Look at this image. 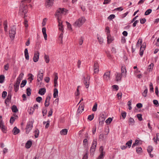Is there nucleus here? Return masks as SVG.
<instances>
[{
  "label": "nucleus",
  "mask_w": 159,
  "mask_h": 159,
  "mask_svg": "<svg viewBox=\"0 0 159 159\" xmlns=\"http://www.w3.org/2000/svg\"><path fill=\"white\" fill-rule=\"evenodd\" d=\"M27 8L28 7L27 3H25L23 2H21L19 7V15L20 16H22L23 14H24V18H25V17L26 16L25 14L28 12Z\"/></svg>",
  "instance_id": "obj_1"
},
{
  "label": "nucleus",
  "mask_w": 159,
  "mask_h": 159,
  "mask_svg": "<svg viewBox=\"0 0 159 159\" xmlns=\"http://www.w3.org/2000/svg\"><path fill=\"white\" fill-rule=\"evenodd\" d=\"M85 19L84 17H81L78 19L73 25L75 27H80L85 22Z\"/></svg>",
  "instance_id": "obj_2"
},
{
  "label": "nucleus",
  "mask_w": 159,
  "mask_h": 159,
  "mask_svg": "<svg viewBox=\"0 0 159 159\" xmlns=\"http://www.w3.org/2000/svg\"><path fill=\"white\" fill-rule=\"evenodd\" d=\"M16 26L15 25H13L11 27L9 31V34L10 38L12 39H14L15 35L16 34Z\"/></svg>",
  "instance_id": "obj_3"
},
{
  "label": "nucleus",
  "mask_w": 159,
  "mask_h": 159,
  "mask_svg": "<svg viewBox=\"0 0 159 159\" xmlns=\"http://www.w3.org/2000/svg\"><path fill=\"white\" fill-rule=\"evenodd\" d=\"M90 76L87 75L86 77H84V83L86 88H88L89 85Z\"/></svg>",
  "instance_id": "obj_4"
},
{
  "label": "nucleus",
  "mask_w": 159,
  "mask_h": 159,
  "mask_svg": "<svg viewBox=\"0 0 159 159\" xmlns=\"http://www.w3.org/2000/svg\"><path fill=\"white\" fill-rule=\"evenodd\" d=\"M22 79L20 77H18L16 84L14 85V89L15 92H17L19 89V85Z\"/></svg>",
  "instance_id": "obj_5"
},
{
  "label": "nucleus",
  "mask_w": 159,
  "mask_h": 159,
  "mask_svg": "<svg viewBox=\"0 0 159 159\" xmlns=\"http://www.w3.org/2000/svg\"><path fill=\"white\" fill-rule=\"evenodd\" d=\"M65 10H66V9H65L64 8H59L57 10V12L55 14V16H57V18L58 17L59 18V16H61V14L64 13V12L65 11Z\"/></svg>",
  "instance_id": "obj_6"
},
{
  "label": "nucleus",
  "mask_w": 159,
  "mask_h": 159,
  "mask_svg": "<svg viewBox=\"0 0 159 159\" xmlns=\"http://www.w3.org/2000/svg\"><path fill=\"white\" fill-rule=\"evenodd\" d=\"M54 0H45V6L47 7H52L53 4Z\"/></svg>",
  "instance_id": "obj_7"
},
{
  "label": "nucleus",
  "mask_w": 159,
  "mask_h": 159,
  "mask_svg": "<svg viewBox=\"0 0 159 159\" xmlns=\"http://www.w3.org/2000/svg\"><path fill=\"white\" fill-rule=\"evenodd\" d=\"M110 73L111 71H107L104 73L103 75V78L105 80L107 81L110 79Z\"/></svg>",
  "instance_id": "obj_8"
},
{
  "label": "nucleus",
  "mask_w": 159,
  "mask_h": 159,
  "mask_svg": "<svg viewBox=\"0 0 159 159\" xmlns=\"http://www.w3.org/2000/svg\"><path fill=\"white\" fill-rule=\"evenodd\" d=\"M94 73H97L99 71V65L98 62L96 61L94 62L93 66Z\"/></svg>",
  "instance_id": "obj_9"
},
{
  "label": "nucleus",
  "mask_w": 159,
  "mask_h": 159,
  "mask_svg": "<svg viewBox=\"0 0 159 159\" xmlns=\"http://www.w3.org/2000/svg\"><path fill=\"white\" fill-rule=\"evenodd\" d=\"M39 53L38 52H35L34 53V56L33 58L34 62H37L39 60Z\"/></svg>",
  "instance_id": "obj_10"
},
{
  "label": "nucleus",
  "mask_w": 159,
  "mask_h": 159,
  "mask_svg": "<svg viewBox=\"0 0 159 159\" xmlns=\"http://www.w3.org/2000/svg\"><path fill=\"white\" fill-rule=\"evenodd\" d=\"M126 70L125 66H122L121 68V74L122 75H124L125 77H126Z\"/></svg>",
  "instance_id": "obj_11"
},
{
  "label": "nucleus",
  "mask_w": 159,
  "mask_h": 159,
  "mask_svg": "<svg viewBox=\"0 0 159 159\" xmlns=\"http://www.w3.org/2000/svg\"><path fill=\"white\" fill-rule=\"evenodd\" d=\"M43 73H42L41 70H40L39 72V73L37 76V80L38 82H40V81H41L43 80Z\"/></svg>",
  "instance_id": "obj_12"
},
{
  "label": "nucleus",
  "mask_w": 159,
  "mask_h": 159,
  "mask_svg": "<svg viewBox=\"0 0 159 159\" xmlns=\"http://www.w3.org/2000/svg\"><path fill=\"white\" fill-rule=\"evenodd\" d=\"M51 98V97L49 95H48L46 99L44 105L45 107H47L49 105V101Z\"/></svg>",
  "instance_id": "obj_13"
},
{
  "label": "nucleus",
  "mask_w": 159,
  "mask_h": 159,
  "mask_svg": "<svg viewBox=\"0 0 159 159\" xmlns=\"http://www.w3.org/2000/svg\"><path fill=\"white\" fill-rule=\"evenodd\" d=\"M97 144V139H94L93 141L92 145L91 147L90 148L94 149L95 150V148L96 147Z\"/></svg>",
  "instance_id": "obj_14"
},
{
  "label": "nucleus",
  "mask_w": 159,
  "mask_h": 159,
  "mask_svg": "<svg viewBox=\"0 0 159 159\" xmlns=\"http://www.w3.org/2000/svg\"><path fill=\"white\" fill-rule=\"evenodd\" d=\"M107 35V41L108 43H110L113 40V38L111 37L110 34L108 33Z\"/></svg>",
  "instance_id": "obj_15"
},
{
  "label": "nucleus",
  "mask_w": 159,
  "mask_h": 159,
  "mask_svg": "<svg viewBox=\"0 0 159 159\" xmlns=\"http://www.w3.org/2000/svg\"><path fill=\"white\" fill-rule=\"evenodd\" d=\"M116 80L117 81H120L122 77L121 74L120 73H116Z\"/></svg>",
  "instance_id": "obj_16"
},
{
  "label": "nucleus",
  "mask_w": 159,
  "mask_h": 159,
  "mask_svg": "<svg viewBox=\"0 0 159 159\" xmlns=\"http://www.w3.org/2000/svg\"><path fill=\"white\" fill-rule=\"evenodd\" d=\"M46 92V89L44 88L40 89L39 91V93L41 95H43Z\"/></svg>",
  "instance_id": "obj_17"
},
{
  "label": "nucleus",
  "mask_w": 159,
  "mask_h": 159,
  "mask_svg": "<svg viewBox=\"0 0 159 159\" xmlns=\"http://www.w3.org/2000/svg\"><path fill=\"white\" fill-rule=\"evenodd\" d=\"M42 31L45 40H47V34L46 33V29L43 27L42 29Z\"/></svg>",
  "instance_id": "obj_18"
},
{
  "label": "nucleus",
  "mask_w": 159,
  "mask_h": 159,
  "mask_svg": "<svg viewBox=\"0 0 159 159\" xmlns=\"http://www.w3.org/2000/svg\"><path fill=\"white\" fill-rule=\"evenodd\" d=\"M33 123V122L32 121L28 122L27 123L26 128H27L28 129L29 128H30V129H32Z\"/></svg>",
  "instance_id": "obj_19"
},
{
  "label": "nucleus",
  "mask_w": 159,
  "mask_h": 159,
  "mask_svg": "<svg viewBox=\"0 0 159 159\" xmlns=\"http://www.w3.org/2000/svg\"><path fill=\"white\" fill-rule=\"evenodd\" d=\"M12 132L14 134L16 135L20 132V130L16 127H15L13 128Z\"/></svg>",
  "instance_id": "obj_20"
},
{
  "label": "nucleus",
  "mask_w": 159,
  "mask_h": 159,
  "mask_svg": "<svg viewBox=\"0 0 159 159\" xmlns=\"http://www.w3.org/2000/svg\"><path fill=\"white\" fill-rule=\"evenodd\" d=\"M0 128L3 132L6 133V128L5 126L3 125V123L0 124Z\"/></svg>",
  "instance_id": "obj_21"
},
{
  "label": "nucleus",
  "mask_w": 159,
  "mask_h": 159,
  "mask_svg": "<svg viewBox=\"0 0 159 159\" xmlns=\"http://www.w3.org/2000/svg\"><path fill=\"white\" fill-rule=\"evenodd\" d=\"M25 56V59L26 60H28L29 59V53L28 52V51L27 48H25L24 51Z\"/></svg>",
  "instance_id": "obj_22"
},
{
  "label": "nucleus",
  "mask_w": 159,
  "mask_h": 159,
  "mask_svg": "<svg viewBox=\"0 0 159 159\" xmlns=\"http://www.w3.org/2000/svg\"><path fill=\"white\" fill-rule=\"evenodd\" d=\"M32 144V141L30 140H29L25 144V147L27 148H30Z\"/></svg>",
  "instance_id": "obj_23"
},
{
  "label": "nucleus",
  "mask_w": 159,
  "mask_h": 159,
  "mask_svg": "<svg viewBox=\"0 0 159 159\" xmlns=\"http://www.w3.org/2000/svg\"><path fill=\"white\" fill-rule=\"evenodd\" d=\"M67 132L68 130L67 129H64L61 131L60 134L61 135H65L67 134Z\"/></svg>",
  "instance_id": "obj_24"
},
{
  "label": "nucleus",
  "mask_w": 159,
  "mask_h": 159,
  "mask_svg": "<svg viewBox=\"0 0 159 159\" xmlns=\"http://www.w3.org/2000/svg\"><path fill=\"white\" fill-rule=\"evenodd\" d=\"M105 119L103 118V117H101L100 118H99V125L102 126L103 124L104 123V121Z\"/></svg>",
  "instance_id": "obj_25"
},
{
  "label": "nucleus",
  "mask_w": 159,
  "mask_h": 159,
  "mask_svg": "<svg viewBox=\"0 0 159 159\" xmlns=\"http://www.w3.org/2000/svg\"><path fill=\"white\" fill-rule=\"evenodd\" d=\"M143 46H144L143 47V49H142L143 46H141L140 49L139 55L141 56H142L143 55V51L145 49V46L144 45Z\"/></svg>",
  "instance_id": "obj_26"
},
{
  "label": "nucleus",
  "mask_w": 159,
  "mask_h": 159,
  "mask_svg": "<svg viewBox=\"0 0 159 159\" xmlns=\"http://www.w3.org/2000/svg\"><path fill=\"white\" fill-rule=\"evenodd\" d=\"M11 109L12 112L14 113H16L18 111L17 108L15 105H13L12 106Z\"/></svg>",
  "instance_id": "obj_27"
},
{
  "label": "nucleus",
  "mask_w": 159,
  "mask_h": 159,
  "mask_svg": "<svg viewBox=\"0 0 159 159\" xmlns=\"http://www.w3.org/2000/svg\"><path fill=\"white\" fill-rule=\"evenodd\" d=\"M3 25L4 26V30L5 31L7 32V20H5L4 21Z\"/></svg>",
  "instance_id": "obj_28"
},
{
  "label": "nucleus",
  "mask_w": 159,
  "mask_h": 159,
  "mask_svg": "<svg viewBox=\"0 0 159 159\" xmlns=\"http://www.w3.org/2000/svg\"><path fill=\"white\" fill-rule=\"evenodd\" d=\"M58 91L57 89L55 88L54 89V93H53V97L54 98H56L58 96Z\"/></svg>",
  "instance_id": "obj_29"
},
{
  "label": "nucleus",
  "mask_w": 159,
  "mask_h": 159,
  "mask_svg": "<svg viewBox=\"0 0 159 159\" xmlns=\"http://www.w3.org/2000/svg\"><path fill=\"white\" fill-rule=\"evenodd\" d=\"M44 59L45 62L46 63H48L49 62L50 59L48 55H47L46 54H44Z\"/></svg>",
  "instance_id": "obj_30"
},
{
  "label": "nucleus",
  "mask_w": 159,
  "mask_h": 159,
  "mask_svg": "<svg viewBox=\"0 0 159 159\" xmlns=\"http://www.w3.org/2000/svg\"><path fill=\"white\" fill-rule=\"evenodd\" d=\"M132 142V140L131 139L128 141L125 144V146L126 147V148L129 147L130 148L131 146Z\"/></svg>",
  "instance_id": "obj_31"
},
{
  "label": "nucleus",
  "mask_w": 159,
  "mask_h": 159,
  "mask_svg": "<svg viewBox=\"0 0 159 159\" xmlns=\"http://www.w3.org/2000/svg\"><path fill=\"white\" fill-rule=\"evenodd\" d=\"M129 125L131 124L133 125L135 123V121L133 118L130 117L129 119Z\"/></svg>",
  "instance_id": "obj_32"
},
{
  "label": "nucleus",
  "mask_w": 159,
  "mask_h": 159,
  "mask_svg": "<svg viewBox=\"0 0 159 159\" xmlns=\"http://www.w3.org/2000/svg\"><path fill=\"white\" fill-rule=\"evenodd\" d=\"M144 87L145 88V89L144 90V92L142 93L144 97H146L147 95V93L148 92V89L146 86H145Z\"/></svg>",
  "instance_id": "obj_33"
},
{
  "label": "nucleus",
  "mask_w": 159,
  "mask_h": 159,
  "mask_svg": "<svg viewBox=\"0 0 159 159\" xmlns=\"http://www.w3.org/2000/svg\"><path fill=\"white\" fill-rule=\"evenodd\" d=\"M35 135L34 136L35 138H37L39 137V131L38 129H36L34 131Z\"/></svg>",
  "instance_id": "obj_34"
},
{
  "label": "nucleus",
  "mask_w": 159,
  "mask_h": 159,
  "mask_svg": "<svg viewBox=\"0 0 159 159\" xmlns=\"http://www.w3.org/2000/svg\"><path fill=\"white\" fill-rule=\"evenodd\" d=\"M103 148L102 146H101L99 148V151L100 152V155H102L103 156H104L105 154V152H103Z\"/></svg>",
  "instance_id": "obj_35"
},
{
  "label": "nucleus",
  "mask_w": 159,
  "mask_h": 159,
  "mask_svg": "<svg viewBox=\"0 0 159 159\" xmlns=\"http://www.w3.org/2000/svg\"><path fill=\"white\" fill-rule=\"evenodd\" d=\"M29 77L28 78V80L30 81V83L32 82V81L33 80V75L31 74H29L28 75Z\"/></svg>",
  "instance_id": "obj_36"
},
{
  "label": "nucleus",
  "mask_w": 159,
  "mask_h": 159,
  "mask_svg": "<svg viewBox=\"0 0 159 159\" xmlns=\"http://www.w3.org/2000/svg\"><path fill=\"white\" fill-rule=\"evenodd\" d=\"M27 83V80H22L20 84V87H23Z\"/></svg>",
  "instance_id": "obj_37"
},
{
  "label": "nucleus",
  "mask_w": 159,
  "mask_h": 159,
  "mask_svg": "<svg viewBox=\"0 0 159 159\" xmlns=\"http://www.w3.org/2000/svg\"><path fill=\"white\" fill-rule=\"evenodd\" d=\"M5 80V76L3 75H0V83H2L4 82Z\"/></svg>",
  "instance_id": "obj_38"
},
{
  "label": "nucleus",
  "mask_w": 159,
  "mask_h": 159,
  "mask_svg": "<svg viewBox=\"0 0 159 159\" xmlns=\"http://www.w3.org/2000/svg\"><path fill=\"white\" fill-rule=\"evenodd\" d=\"M159 135H158V134H157L156 138L155 137L153 138V140L154 141V142L156 143L157 144V141H159V134H158Z\"/></svg>",
  "instance_id": "obj_39"
},
{
  "label": "nucleus",
  "mask_w": 159,
  "mask_h": 159,
  "mask_svg": "<svg viewBox=\"0 0 159 159\" xmlns=\"http://www.w3.org/2000/svg\"><path fill=\"white\" fill-rule=\"evenodd\" d=\"M26 93L27 95L30 96L31 94V90L30 88H28L26 89Z\"/></svg>",
  "instance_id": "obj_40"
},
{
  "label": "nucleus",
  "mask_w": 159,
  "mask_h": 159,
  "mask_svg": "<svg viewBox=\"0 0 159 159\" xmlns=\"http://www.w3.org/2000/svg\"><path fill=\"white\" fill-rule=\"evenodd\" d=\"M98 104L97 102H95L93 107L92 111H95L97 110Z\"/></svg>",
  "instance_id": "obj_41"
},
{
  "label": "nucleus",
  "mask_w": 159,
  "mask_h": 159,
  "mask_svg": "<svg viewBox=\"0 0 159 159\" xmlns=\"http://www.w3.org/2000/svg\"><path fill=\"white\" fill-rule=\"evenodd\" d=\"M154 66V64L152 63L150 64L148 67V71H150L153 68V67Z\"/></svg>",
  "instance_id": "obj_42"
},
{
  "label": "nucleus",
  "mask_w": 159,
  "mask_h": 159,
  "mask_svg": "<svg viewBox=\"0 0 159 159\" xmlns=\"http://www.w3.org/2000/svg\"><path fill=\"white\" fill-rule=\"evenodd\" d=\"M16 118H15L14 116H11V118L10 119V122L11 124H13L15 121V120L16 119Z\"/></svg>",
  "instance_id": "obj_43"
},
{
  "label": "nucleus",
  "mask_w": 159,
  "mask_h": 159,
  "mask_svg": "<svg viewBox=\"0 0 159 159\" xmlns=\"http://www.w3.org/2000/svg\"><path fill=\"white\" fill-rule=\"evenodd\" d=\"M152 9H149L147 10L145 12L144 15H148L149 14L152 12Z\"/></svg>",
  "instance_id": "obj_44"
},
{
  "label": "nucleus",
  "mask_w": 159,
  "mask_h": 159,
  "mask_svg": "<svg viewBox=\"0 0 159 159\" xmlns=\"http://www.w3.org/2000/svg\"><path fill=\"white\" fill-rule=\"evenodd\" d=\"M66 25L67 26L69 30H72V28L71 27V25L67 21H66Z\"/></svg>",
  "instance_id": "obj_45"
},
{
  "label": "nucleus",
  "mask_w": 159,
  "mask_h": 159,
  "mask_svg": "<svg viewBox=\"0 0 159 159\" xmlns=\"http://www.w3.org/2000/svg\"><path fill=\"white\" fill-rule=\"evenodd\" d=\"M34 111V108L32 107H30V110L29 111V114L30 115H32L33 114Z\"/></svg>",
  "instance_id": "obj_46"
},
{
  "label": "nucleus",
  "mask_w": 159,
  "mask_h": 159,
  "mask_svg": "<svg viewBox=\"0 0 159 159\" xmlns=\"http://www.w3.org/2000/svg\"><path fill=\"white\" fill-rule=\"evenodd\" d=\"M139 143V140H137V139H136L135 141V143H133L132 145V148H134L135 146L136 145H138V143Z\"/></svg>",
  "instance_id": "obj_47"
},
{
  "label": "nucleus",
  "mask_w": 159,
  "mask_h": 159,
  "mask_svg": "<svg viewBox=\"0 0 159 159\" xmlns=\"http://www.w3.org/2000/svg\"><path fill=\"white\" fill-rule=\"evenodd\" d=\"M153 148L152 146H149L148 149L147 151L149 153H150L153 150Z\"/></svg>",
  "instance_id": "obj_48"
},
{
  "label": "nucleus",
  "mask_w": 159,
  "mask_h": 159,
  "mask_svg": "<svg viewBox=\"0 0 159 159\" xmlns=\"http://www.w3.org/2000/svg\"><path fill=\"white\" fill-rule=\"evenodd\" d=\"M137 117L139 121H141L143 120L142 115L141 114H139L137 115Z\"/></svg>",
  "instance_id": "obj_49"
},
{
  "label": "nucleus",
  "mask_w": 159,
  "mask_h": 159,
  "mask_svg": "<svg viewBox=\"0 0 159 159\" xmlns=\"http://www.w3.org/2000/svg\"><path fill=\"white\" fill-rule=\"evenodd\" d=\"M94 115L93 114L89 116L88 119L90 121L92 120L94 118Z\"/></svg>",
  "instance_id": "obj_50"
},
{
  "label": "nucleus",
  "mask_w": 159,
  "mask_h": 159,
  "mask_svg": "<svg viewBox=\"0 0 159 159\" xmlns=\"http://www.w3.org/2000/svg\"><path fill=\"white\" fill-rule=\"evenodd\" d=\"M112 118H111L110 117H109L106 120V122L107 124H109L112 121Z\"/></svg>",
  "instance_id": "obj_51"
},
{
  "label": "nucleus",
  "mask_w": 159,
  "mask_h": 159,
  "mask_svg": "<svg viewBox=\"0 0 159 159\" xmlns=\"http://www.w3.org/2000/svg\"><path fill=\"white\" fill-rule=\"evenodd\" d=\"M115 17V16L114 15L111 14L108 17L107 19L109 20H111L113 19Z\"/></svg>",
  "instance_id": "obj_52"
},
{
  "label": "nucleus",
  "mask_w": 159,
  "mask_h": 159,
  "mask_svg": "<svg viewBox=\"0 0 159 159\" xmlns=\"http://www.w3.org/2000/svg\"><path fill=\"white\" fill-rule=\"evenodd\" d=\"M88 150H87V151L86 152L84 156L82 159H88Z\"/></svg>",
  "instance_id": "obj_53"
},
{
  "label": "nucleus",
  "mask_w": 159,
  "mask_h": 159,
  "mask_svg": "<svg viewBox=\"0 0 159 159\" xmlns=\"http://www.w3.org/2000/svg\"><path fill=\"white\" fill-rule=\"evenodd\" d=\"M7 93L6 91H3L2 93V97L4 98L7 96Z\"/></svg>",
  "instance_id": "obj_54"
},
{
  "label": "nucleus",
  "mask_w": 159,
  "mask_h": 159,
  "mask_svg": "<svg viewBox=\"0 0 159 159\" xmlns=\"http://www.w3.org/2000/svg\"><path fill=\"white\" fill-rule=\"evenodd\" d=\"M131 102H132L131 100H130L128 102V106L129 107V110H131L132 108V107H131Z\"/></svg>",
  "instance_id": "obj_55"
},
{
  "label": "nucleus",
  "mask_w": 159,
  "mask_h": 159,
  "mask_svg": "<svg viewBox=\"0 0 159 159\" xmlns=\"http://www.w3.org/2000/svg\"><path fill=\"white\" fill-rule=\"evenodd\" d=\"M136 149V152L138 153H140L142 152V149L141 147L137 148Z\"/></svg>",
  "instance_id": "obj_56"
},
{
  "label": "nucleus",
  "mask_w": 159,
  "mask_h": 159,
  "mask_svg": "<svg viewBox=\"0 0 159 159\" xmlns=\"http://www.w3.org/2000/svg\"><path fill=\"white\" fill-rule=\"evenodd\" d=\"M84 40V38L82 37H81L80 38L79 40V43L80 45H82L83 43Z\"/></svg>",
  "instance_id": "obj_57"
},
{
  "label": "nucleus",
  "mask_w": 159,
  "mask_h": 159,
  "mask_svg": "<svg viewBox=\"0 0 159 159\" xmlns=\"http://www.w3.org/2000/svg\"><path fill=\"white\" fill-rule=\"evenodd\" d=\"M47 110L46 108H43L42 110V113L43 114V116H44L47 114Z\"/></svg>",
  "instance_id": "obj_58"
},
{
  "label": "nucleus",
  "mask_w": 159,
  "mask_h": 159,
  "mask_svg": "<svg viewBox=\"0 0 159 159\" xmlns=\"http://www.w3.org/2000/svg\"><path fill=\"white\" fill-rule=\"evenodd\" d=\"M104 135L103 134H100L99 137V139L103 141L104 139Z\"/></svg>",
  "instance_id": "obj_59"
},
{
  "label": "nucleus",
  "mask_w": 159,
  "mask_h": 159,
  "mask_svg": "<svg viewBox=\"0 0 159 159\" xmlns=\"http://www.w3.org/2000/svg\"><path fill=\"white\" fill-rule=\"evenodd\" d=\"M142 42V39H139L137 42L136 46H139L140 44H141Z\"/></svg>",
  "instance_id": "obj_60"
},
{
  "label": "nucleus",
  "mask_w": 159,
  "mask_h": 159,
  "mask_svg": "<svg viewBox=\"0 0 159 159\" xmlns=\"http://www.w3.org/2000/svg\"><path fill=\"white\" fill-rule=\"evenodd\" d=\"M146 21V20L145 18L140 19V22L142 24H144Z\"/></svg>",
  "instance_id": "obj_61"
},
{
  "label": "nucleus",
  "mask_w": 159,
  "mask_h": 159,
  "mask_svg": "<svg viewBox=\"0 0 159 159\" xmlns=\"http://www.w3.org/2000/svg\"><path fill=\"white\" fill-rule=\"evenodd\" d=\"M25 19V20L24 21V24L25 25V26L27 28L28 27V21L27 20L25 19V18H24Z\"/></svg>",
  "instance_id": "obj_62"
},
{
  "label": "nucleus",
  "mask_w": 159,
  "mask_h": 159,
  "mask_svg": "<svg viewBox=\"0 0 159 159\" xmlns=\"http://www.w3.org/2000/svg\"><path fill=\"white\" fill-rule=\"evenodd\" d=\"M42 100V97H38L36 98V101L39 102H40Z\"/></svg>",
  "instance_id": "obj_63"
},
{
  "label": "nucleus",
  "mask_w": 159,
  "mask_h": 159,
  "mask_svg": "<svg viewBox=\"0 0 159 159\" xmlns=\"http://www.w3.org/2000/svg\"><path fill=\"white\" fill-rule=\"evenodd\" d=\"M98 39L100 44H102L103 43V40L102 38L100 37H98Z\"/></svg>",
  "instance_id": "obj_64"
}]
</instances>
